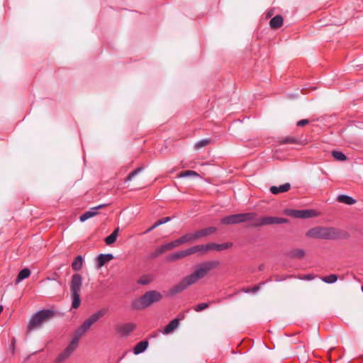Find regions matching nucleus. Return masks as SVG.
<instances>
[{
    "instance_id": "obj_28",
    "label": "nucleus",
    "mask_w": 363,
    "mask_h": 363,
    "mask_svg": "<svg viewBox=\"0 0 363 363\" xmlns=\"http://www.w3.org/2000/svg\"><path fill=\"white\" fill-rule=\"evenodd\" d=\"M280 144H300L298 139L291 137L287 136L286 138H282L279 140Z\"/></svg>"
},
{
    "instance_id": "obj_13",
    "label": "nucleus",
    "mask_w": 363,
    "mask_h": 363,
    "mask_svg": "<svg viewBox=\"0 0 363 363\" xmlns=\"http://www.w3.org/2000/svg\"><path fill=\"white\" fill-rule=\"evenodd\" d=\"M306 236L312 239L323 240V226H316L309 229L306 233Z\"/></svg>"
},
{
    "instance_id": "obj_20",
    "label": "nucleus",
    "mask_w": 363,
    "mask_h": 363,
    "mask_svg": "<svg viewBox=\"0 0 363 363\" xmlns=\"http://www.w3.org/2000/svg\"><path fill=\"white\" fill-rule=\"evenodd\" d=\"M113 258L111 254H101L97 257L98 267L100 268Z\"/></svg>"
},
{
    "instance_id": "obj_14",
    "label": "nucleus",
    "mask_w": 363,
    "mask_h": 363,
    "mask_svg": "<svg viewBox=\"0 0 363 363\" xmlns=\"http://www.w3.org/2000/svg\"><path fill=\"white\" fill-rule=\"evenodd\" d=\"M188 250L190 255L196 253L203 255L209 252L208 244L194 245L188 248Z\"/></svg>"
},
{
    "instance_id": "obj_8",
    "label": "nucleus",
    "mask_w": 363,
    "mask_h": 363,
    "mask_svg": "<svg viewBox=\"0 0 363 363\" xmlns=\"http://www.w3.org/2000/svg\"><path fill=\"white\" fill-rule=\"evenodd\" d=\"M348 234L341 231L340 229L334 227L323 226V240H337L340 238H347Z\"/></svg>"
},
{
    "instance_id": "obj_12",
    "label": "nucleus",
    "mask_w": 363,
    "mask_h": 363,
    "mask_svg": "<svg viewBox=\"0 0 363 363\" xmlns=\"http://www.w3.org/2000/svg\"><path fill=\"white\" fill-rule=\"evenodd\" d=\"M106 206V204H101V205H99L96 207L90 208L88 211L85 212L80 216V218H79L80 221L84 222L85 220L96 216L98 214L97 211L99 209H101V208L105 207Z\"/></svg>"
},
{
    "instance_id": "obj_21",
    "label": "nucleus",
    "mask_w": 363,
    "mask_h": 363,
    "mask_svg": "<svg viewBox=\"0 0 363 363\" xmlns=\"http://www.w3.org/2000/svg\"><path fill=\"white\" fill-rule=\"evenodd\" d=\"M305 255V251L302 249L296 248L293 249L288 252V256L290 258H302Z\"/></svg>"
},
{
    "instance_id": "obj_11",
    "label": "nucleus",
    "mask_w": 363,
    "mask_h": 363,
    "mask_svg": "<svg viewBox=\"0 0 363 363\" xmlns=\"http://www.w3.org/2000/svg\"><path fill=\"white\" fill-rule=\"evenodd\" d=\"M196 240H198L196 235V232H194L184 234V235L180 237L179 239L175 240L174 241L177 246L179 247L183 244L191 243Z\"/></svg>"
},
{
    "instance_id": "obj_43",
    "label": "nucleus",
    "mask_w": 363,
    "mask_h": 363,
    "mask_svg": "<svg viewBox=\"0 0 363 363\" xmlns=\"http://www.w3.org/2000/svg\"><path fill=\"white\" fill-rule=\"evenodd\" d=\"M48 280H55V281H57L58 282V284H61V281H60V275H59L57 273H56V272H55V273L53 274V277H52V278H49V277H48Z\"/></svg>"
},
{
    "instance_id": "obj_27",
    "label": "nucleus",
    "mask_w": 363,
    "mask_h": 363,
    "mask_svg": "<svg viewBox=\"0 0 363 363\" xmlns=\"http://www.w3.org/2000/svg\"><path fill=\"white\" fill-rule=\"evenodd\" d=\"M199 175V174L195 172V171H193V170H186V171H184V172H181L179 174H178V177H190V178H196V177H198Z\"/></svg>"
},
{
    "instance_id": "obj_38",
    "label": "nucleus",
    "mask_w": 363,
    "mask_h": 363,
    "mask_svg": "<svg viewBox=\"0 0 363 363\" xmlns=\"http://www.w3.org/2000/svg\"><path fill=\"white\" fill-rule=\"evenodd\" d=\"M208 306H209V304L208 303H201L196 305L194 309L195 311L199 312V311H201L207 308L208 307Z\"/></svg>"
},
{
    "instance_id": "obj_25",
    "label": "nucleus",
    "mask_w": 363,
    "mask_h": 363,
    "mask_svg": "<svg viewBox=\"0 0 363 363\" xmlns=\"http://www.w3.org/2000/svg\"><path fill=\"white\" fill-rule=\"evenodd\" d=\"M83 265V258L81 255L77 256L72 264V267L74 271H79L82 269Z\"/></svg>"
},
{
    "instance_id": "obj_36",
    "label": "nucleus",
    "mask_w": 363,
    "mask_h": 363,
    "mask_svg": "<svg viewBox=\"0 0 363 363\" xmlns=\"http://www.w3.org/2000/svg\"><path fill=\"white\" fill-rule=\"evenodd\" d=\"M315 216V213L313 210H303L301 211V218H311Z\"/></svg>"
},
{
    "instance_id": "obj_29",
    "label": "nucleus",
    "mask_w": 363,
    "mask_h": 363,
    "mask_svg": "<svg viewBox=\"0 0 363 363\" xmlns=\"http://www.w3.org/2000/svg\"><path fill=\"white\" fill-rule=\"evenodd\" d=\"M170 220V218L169 217H164V218H162V219L157 220L156 223H154L153 225H152L150 228H149L145 233H149L150 231H152L153 229L156 228L157 227L164 224V223H167L168 221Z\"/></svg>"
},
{
    "instance_id": "obj_32",
    "label": "nucleus",
    "mask_w": 363,
    "mask_h": 363,
    "mask_svg": "<svg viewBox=\"0 0 363 363\" xmlns=\"http://www.w3.org/2000/svg\"><path fill=\"white\" fill-rule=\"evenodd\" d=\"M71 354L68 352L65 349V350L60 354L58 357L56 359V363H62L66 359H67Z\"/></svg>"
},
{
    "instance_id": "obj_34",
    "label": "nucleus",
    "mask_w": 363,
    "mask_h": 363,
    "mask_svg": "<svg viewBox=\"0 0 363 363\" xmlns=\"http://www.w3.org/2000/svg\"><path fill=\"white\" fill-rule=\"evenodd\" d=\"M79 342L76 341L74 339H72L71 342L69 344V345L65 348V350L69 352V354H72L77 347Z\"/></svg>"
},
{
    "instance_id": "obj_1",
    "label": "nucleus",
    "mask_w": 363,
    "mask_h": 363,
    "mask_svg": "<svg viewBox=\"0 0 363 363\" xmlns=\"http://www.w3.org/2000/svg\"><path fill=\"white\" fill-rule=\"evenodd\" d=\"M220 264V262L218 260H210L196 265L191 274L184 277L179 283L170 289L169 294L174 296L182 292L189 286L204 278L212 269L218 267Z\"/></svg>"
},
{
    "instance_id": "obj_22",
    "label": "nucleus",
    "mask_w": 363,
    "mask_h": 363,
    "mask_svg": "<svg viewBox=\"0 0 363 363\" xmlns=\"http://www.w3.org/2000/svg\"><path fill=\"white\" fill-rule=\"evenodd\" d=\"M179 326V320L175 318L172 320L165 328L163 331L164 334H169L172 333Z\"/></svg>"
},
{
    "instance_id": "obj_37",
    "label": "nucleus",
    "mask_w": 363,
    "mask_h": 363,
    "mask_svg": "<svg viewBox=\"0 0 363 363\" xmlns=\"http://www.w3.org/2000/svg\"><path fill=\"white\" fill-rule=\"evenodd\" d=\"M209 143H210V140H208V139L202 140L195 144V148L200 149L201 147H203L208 145Z\"/></svg>"
},
{
    "instance_id": "obj_33",
    "label": "nucleus",
    "mask_w": 363,
    "mask_h": 363,
    "mask_svg": "<svg viewBox=\"0 0 363 363\" xmlns=\"http://www.w3.org/2000/svg\"><path fill=\"white\" fill-rule=\"evenodd\" d=\"M79 342L76 341L74 339H72L71 342L69 344V345L65 348V350L69 352V354H72L77 347Z\"/></svg>"
},
{
    "instance_id": "obj_40",
    "label": "nucleus",
    "mask_w": 363,
    "mask_h": 363,
    "mask_svg": "<svg viewBox=\"0 0 363 363\" xmlns=\"http://www.w3.org/2000/svg\"><path fill=\"white\" fill-rule=\"evenodd\" d=\"M142 170V168H138L135 170L130 172L128 176L126 178V181H131L133 177L137 175L140 171Z\"/></svg>"
},
{
    "instance_id": "obj_16",
    "label": "nucleus",
    "mask_w": 363,
    "mask_h": 363,
    "mask_svg": "<svg viewBox=\"0 0 363 363\" xmlns=\"http://www.w3.org/2000/svg\"><path fill=\"white\" fill-rule=\"evenodd\" d=\"M217 230L216 228L215 227H208L206 228L201 229L196 231V235L197 237V240H199L201 238L208 237L213 233H214Z\"/></svg>"
},
{
    "instance_id": "obj_39",
    "label": "nucleus",
    "mask_w": 363,
    "mask_h": 363,
    "mask_svg": "<svg viewBox=\"0 0 363 363\" xmlns=\"http://www.w3.org/2000/svg\"><path fill=\"white\" fill-rule=\"evenodd\" d=\"M287 214L295 218H301V211L290 210L288 211Z\"/></svg>"
},
{
    "instance_id": "obj_45",
    "label": "nucleus",
    "mask_w": 363,
    "mask_h": 363,
    "mask_svg": "<svg viewBox=\"0 0 363 363\" xmlns=\"http://www.w3.org/2000/svg\"><path fill=\"white\" fill-rule=\"evenodd\" d=\"M14 344H15V340L13 339L12 340V352L14 351Z\"/></svg>"
},
{
    "instance_id": "obj_9",
    "label": "nucleus",
    "mask_w": 363,
    "mask_h": 363,
    "mask_svg": "<svg viewBox=\"0 0 363 363\" xmlns=\"http://www.w3.org/2000/svg\"><path fill=\"white\" fill-rule=\"evenodd\" d=\"M177 247L175 244V241H172L171 242L166 243L164 245L159 247L154 252H152L150 255L151 258H156L160 255L165 253L167 251L172 250L174 248Z\"/></svg>"
},
{
    "instance_id": "obj_26",
    "label": "nucleus",
    "mask_w": 363,
    "mask_h": 363,
    "mask_svg": "<svg viewBox=\"0 0 363 363\" xmlns=\"http://www.w3.org/2000/svg\"><path fill=\"white\" fill-rule=\"evenodd\" d=\"M337 200L340 203H344L348 205H352L356 203V201L354 199L347 195H339Z\"/></svg>"
},
{
    "instance_id": "obj_41",
    "label": "nucleus",
    "mask_w": 363,
    "mask_h": 363,
    "mask_svg": "<svg viewBox=\"0 0 363 363\" xmlns=\"http://www.w3.org/2000/svg\"><path fill=\"white\" fill-rule=\"evenodd\" d=\"M150 282V279L147 278V277H141L138 281V283L142 285L147 284Z\"/></svg>"
},
{
    "instance_id": "obj_24",
    "label": "nucleus",
    "mask_w": 363,
    "mask_h": 363,
    "mask_svg": "<svg viewBox=\"0 0 363 363\" xmlns=\"http://www.w3.org/2000/svg\"><path fill=\"white\" fill-rule=\"evenodd\" d=\"M119 228H117L114 230V231L105 239V242L107 245H111L114 243L117 239L118 235Z\"/></svg>"
},
{
    "instance_id": "obj_30",
    "label": "nucleus",
    "mask_w": 363,
    "mask_h": 363,
    "mask_svg": "<svg viewBox=\"0 0 363 363\" xmlns=\"http://www.w3.org/2000/svg\"><path fill=\"white\" fill-rule=\"evenodd\" d=\"M30 271L27 268L21 270L18 274L16 282H20L23 279L28 278L30 276Z\"/></svg>"
},
{
    "instance_id": "obj_4",
    "label": "nucleus",
    "mask_w": 363,
    "mask_h": 363,
    "mask_svg": "<svg viewBox=\"0 0 363 363\" xmlns=\"http://www.w3.org/2000/svg\"><path fill=\"white\" fill-rule=\"evenodd\" d=\"M82 286V277L78 273L74 274L69 283L72 307L73 308H77L81 303L80 292Z\"/></svg>"
},
{
    "instance_id": "obj_42",
    "label": "nucleus",
    "mask_w": 363,
    "mask_h": 363,
    "mask_svg": "<svg viewBox=\"0 0 363 363\" xmlns=\"http://www.w3.org/2000/svg\"><path fill=\"white\" fill-rule=\"evenodd\" d=\"M308 123H309V121L308 119H302V120L298 121L296 123V125L298 126L303 127V126L308 125Z\"/></svg>"
},
{
    "instance_id": "obj_15",
    "label": "nucleus",
    "mask_w": 363,
    "mask_h": 363,
    "mask_svg": "<svg viewBox=\"0 0 363 363\" xmlns=\"http://www.w3.org/2000/svg\"><path fill=\"white\" fill-rule=\"evenodd\" d=\"M188 256H190V255L188 249H186L185 250L179 251L169 255L167 257V259L169 262H175Z\"/></svg>"
},
{
    "instance_id": "obj_17",
    "label": "nucleus",
    "mask_w": 363,
    "mask_h": 363,
    "mask_svg": "<svg viewBox=\"0 0 363 363\" xmlns=\"http://www.w3.org/2000/svg\"><path fill=\"white\" fill-rule=\"evenodd\" d=\"M291 189V184L289 183H286L284 184L281 185L280 186H272L270 187L269 190L273 194H278L280 193L287 192Z\"/></svg>"
},
{
    "instance_id": "obj_3",
    "label": "nucleus",
    "mask_w": 363,
    "mask_h": 363,
    "mask_svg": "<svg viewBox=\"0 0 363 363\" xmlns=\"http://www.w3.org/2000/svg\"><path fill=\"white\" fill-rule=\"evenodd\" d=\"M105 313L106 311L101 309L86 319L83 323L74 332L72 339L79 342L80 338L85 335V333L89 330L91 325L96 323L100 318H101L105 315Z\"/></svg>"
},
{
    "instance_id": "obj_10",
    "label": "nucleus",
    "mask_w": 363,
    "mask_h": 363,
    "mask_svg": "<svg viewBox=\"0 0 363 363\" xmlns=\"http://www.w3.org/2000/svg\"><path fill=\"white\" fill-rule=\"evenodd\" d=\"M136 328L135 324L132 323L118 325L116 326V331L121 336H128Z\"/></svg>"
},
{
    "instance_id": "obj_44",
    "label": "nucleus",
    "mask_w": 363,
    "mask_h": 363,
    "mask_svg": "<svg viewBox=\"0 0 363 363\" xmlns=\"http://www.w3.org/2000/svg\"><path fill=\"white\" fill-rule=\"evenodd\" d=\"M314 278V276L313 274H307V275H305L304 277L303 278V279H306V280H311Z\"/></svg>"
},
{
    "instance_id": "obj_23",
    "label": "nucleus",
    "mask_w": 363,
    "mask_h": 363,
    "mask_svg": "<svg viewBox=\"0 0 363 363\" xmlns=\"http://www.w3.org/2000/svg\"><path fill=\"white\" fill-rule=\"evenodd\" d=\"M148 346L147 341H141L138 342L134 347L133 352L135 354H138L144 352Z\"/></svg>"
},
{
    "instance_id": "obj_5",
    "label": "nucleus",
    "mask_w": 363,
    "mask_h": 363,
    "mask_svg": "<svg viewBox=\"0 0 363 363\" xmlns=\"http://www.w3.org/2000/svg\"><path fill=\"white\" fill-rule=\"evenodd\" d=\"M53 315V311L50 310H43L36 313L29 321L28 325V331L38 328L44 322L52 317Z\"/></svg>"
},
{
    "instance_id": "obj_46",
    "label": "nucleus",
    "mask_w": 363,
    "mask_h": 363,
    "mask_svg": "<svg viewBox=\"0 0 363 363\" xmlns=\"http://www.w3.org/2000/svg\"><path fill=\"white\" fill-rule=\"evenodd\" d=\"M272 16V11H268L267 13V17H271Z\"/></svg>"
},
{
    "instance_id": "obj_18",
    "label": "nucleus",
    "mask_w": 363,
    "mask_h": 363,
    "mask_svg": "<svg viewBox=\"0 0 363 363\" xmlns=\"http://www.w3.org/2000/svg\"><path fill=\"white\" fill-rule=\"evenodd\" d=\"M233 244L231 242H227L223 244H217V243H208L209 251L216 250V251H222L224 250H227L231 247Z\"/></svg>"
},
{
    "instance_id": "obj_6",
    "label": "nucleus",
    "mask_w": 363,
    "mask_h": 363,
    "mask_svg": "<svg viewBox=\"0 0 363 363\" xmlns=\"http://www.w3.org/2000/svg\"><path fill=\"white\" fill-rule=\"evenodd\" d=\"M256 214L254 213H238L224 217L220 222L223 225L237 224L246 221H252Z\"/></svg>"
},
{
    "instance_id": "obj_47",
    "label": "nucleus",
    "mask_w": 363,
    "mask_h": 363,
    "mask_svg": "<svg viewBox=\"0 0 363 363\" xmlns=\"http://www.w3.org/2000/svg\"><path fill=\"white\" fill-rule=\"evenodd\" d=\"M362 292H363V286H362Z\"/></svg>"
},
{
    "instance_id": "obj_7",
    "label": "nucleus",
    "mask_w": 363,
    "mask_h": 363,
    "mask_svg": "<svg viewBox=\"0 0 363 363\" xmlns=\"http://www.w3.org/2000/svg\"><path fill=\"white\" fill-rule=\"evenodd\" d=\"M287 222L288 220L284 218L266 216L256 218L255 216L254 220H252L251 226L257 228L267 225L286 223Z\"/></svg>"
},
{
    "instance_id": "obj_19",
    "label": "nucleus",
    "mask_w": 363,
    "mask_h": 363,
    "mask_svg": "<svg viewBox=\"0 0 363 363\" xmlns=\"http://www.w3.org/2000/svg\"><path fill=\"white\" fill-rule=\"evenodd\" d=\"M284 18L281 15H277L269 21V26L273 29H278L283 25Z\"/></svg>"
},
{
    "instance_id": "obj_2",
    "label": "nucleus",
    "mask_w": 363,
    "mask_h": 363,
    "mask_svg": "<svg viewBox=\"0 0 363 363\" xmlns=\"http://www.w3.org/2000/svg\"><path fill=\"white\" fill-rule=\"evenodd\" d=\"M163 296L160 292L155 290L149 291L138 298L133 300L132 308L135 310H143L160 302Z\"/></svg>"
},
{
    "instance_id": "obj_31",
    "label": "nucleus",
    "mask_w": 363,
    "mask_h": 363,
    "mask_svg": "<svg viewBox=\"0 0 363 363\" xmlns=\"http://www.w3.org/2000/svg\"><path fill=\"white\" fill-rule=\"evenodd\" d=\"M321 280L327 284H333L337 281L338 277L336 274H330L328 276L322 277Z\"/></svg>"
},
{
    "instance_id": "obj_35",
    "label": "nucleus",
    "mask_w": 363,
    "mask_h": 363,
    "mask_svg": "<svg viewBox=\"0 0 363 363\" xmlns=\"http://www.w3.org/2000/svg\"><path fill=\"white\" fill-rule=\"evenodd\" d=\"M333 157L338 161H345L346 160V156L341 152L339 151H333L332 152Z\"/></svg>"
}]
</instances>
